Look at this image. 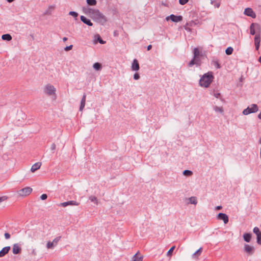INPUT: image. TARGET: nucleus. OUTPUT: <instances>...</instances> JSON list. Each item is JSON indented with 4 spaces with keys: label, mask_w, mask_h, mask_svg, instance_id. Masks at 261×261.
Segmentation results:
<instances>
[{
    "label": "nucleus",
    "mask_w": 261,
    "mask_h": 261,
    "mask_svg": "<svg viewBox=\"0 0 261 261\" xmlns=\"http://www.w3.org/2000/svg\"><path fill=\"white\" fill-rule=\"evenodd\" d=\"M7 199V197L5 196L0 197V204Z\"/></svg>",
    "instance_id": "47"
},
{
    "label": "nucleus",
    "mask_w": 261,
    "mask_h": 261,
    "mask_svg": "<svg viewBox=\"0 0 261 261\" xmlns=\"http://www.w3.org/2000/svg\"><path fill=\"white\" fill-rule=\"evenodd\" d=\"M233 49L231 47H228L225 50V54L227 55H230L232 54Z\"/></svg>",
    "instance_id": "31"
},
{
    "label": "nucleus",
    "mask_w": 261,
    "mask_h": 261,
    "mask_svg": "<svg viewBox=\"0 0 261 261\" xmlns=\"http://www.w3.org/2000/svg\"><path fill=\"white\" fill-rule=\"evenodd\" d=\"M69 14L71 16H72L74 17H76L78 16L77 13L74 11H70L69 13Z\"/></svg>",
    "instance_id": "42"
},
{
    "label": "nucleus",
    "mask_w": 261,
    "mask_h": 261,
    "mask_svg": "<svg viewBox=\"0 0 261 261\" xmlns=\"http://www.w3.org/2000/svg\"><path fill=\"white\" fill-rule=\"evenodd\" d=\"M189 2V0H179V3L181 5H184Z\"/></svg>",
    "instance_id": "43"
},
{
    "label": "nucleus",
    "mask_w": 261,
    "mask_h": 261,
    "mask_svg": "<svg viewBox=\"0 0 261 261\" xmlns=\"http://www.w3.org/2000/svg\"><path fill=\"white\" fill-rule=\"evenodd\" d=\"M151 48H152V45H149L147 47V50H150L151 49Z\"/></svg>",
    "instance_id": "51"
},
{
    "label": "nucleus",
    "mask_w": 261,
    "mask_h": 261,
    "mask_svg": "<svg viewBox=\"0 0 261 261\" xmlns=\"http://www.w3.org/2000/svg\"><path fill=\"white\" fill-rule=\"evenodd\" d=\"M61 236H59V237H56L54 240L52 242L53 243H54V245L55 246H56L58 243V242L60 241V239H61Z\"/></svg>",
    "instance_id": "38"
},
{
    "label": "nucleus",
    "mask_w": 261,
    "mask_h": 261,
    "mask_svg": "<svg viewBox=\"0 0 261 261\" xmlns=\"http://www.w3.org/2000/svg\"><path fill=\"white\" fill-rule=\"evenodd\" d=\"M258 119L261 120V112L259 113V114L258 115Z\"/></svg>",
    "instance_id": "56"
},
{
    "label": "nucleus",
    "mask_w": 261,
    "mask_h": 261,
    "mask_svg": "<svg viewBox=\"0 0 261 261\" xmlns=\"http://www.w3.org/2000/svg\"><path fill=\"white\" fill-rule=\"evenodd\" d=\"M214 79L212 72H208L204 74L199 80V85L201 87L205 88L208 87Z\"/></svg>",
    "instance_id": "2"
},
{
    "label": "nucleus",
    "mask_w": 261,
    "mask_h": 261,
    "mask_svg": "<svg viewBox=\"0 0 261 261\" xmlns=\"http://www.w3.org/2000/svg\"><path fill=\"white\" fill-rule=\"evenodd\" d=\"M258 108L257 105L252 104L250 106L248 107L246 109H244L243 111V114L244 115H247L251 113H253L257 112Z\"/></svg>",
    "instance_id": "3"
},
{
    "label": "nucleus",
    "mask_w": 261,
    "mask_h": 261,
    "mask_svg": "<svg viewBox=\"0 0 261 261\" xmlns=\"http://www.w3.org/2000/svg\"><path fill=\"white\" fill-rule=\"evenodd\" d=\"M194 56L192 60L189 62L188 65L189 67H191L194 65V60L200 56V52L198 48H195L193 50Z\"/></svg>",
    "instance_id": "7"
},
{
    "label": "nucleus",
    "mask_w": 261,
    "mask_h": 261,
    "mask_svg": "<svg viewBox=\"0 0 261 261\" xmlns=\"http://www.w3.org/2000/svg\"><path fill=\"white\" fill-rule=\"evenodd\" d=\"M32 192V189L27 187L18 191V193L20 196H26Z\"/></svg>",
    "instance_id": "5"
},
{
    "label": "nucleus",
    "mask_w": 261,
    "mask_h": 261,
    "mask_svg": "<svg viewBox=\"0 0 261 261\" xmlns=\"http://www.w3.org/2000/svg\"><path fill=\"white\" fill-rule=\"evenodd\" d=\"M32 253L33 255H36V252L35 250H34H34L32 251Z\"/></svg>",
    "instance_id": "53"
},
{
    "label": "nucleus",
    "mask_w": 261,
    "mask_h": 261,
    "mask_svg": "<svg viewBox=\"0 0 261 261\" xmlns=\"http://www.w3.org/2000/svg\"><path fill=\"white\" fill-rule=\"evenodd\" d=\"M12 251L14 254H18L20 253L21 251V248L18 244L16 243L13 244Z\"/></svg>",
    "instance_id": "12"
},
{
    "label": "nucleus",
    "mask_w": 261,
    "mask_h": 261,
    "mask_svg": "<svg viewBox=\"0 0 261 261\" xmlns=\"http://www.w3.org/2000/svg\"><path fill=\"white\" fill-rule=\"evenodd\" d=\"M214 110L216 112H220L221 113H222L223 112V109L222 107H219L216 106L214 107Z\"/></svg>",
    "instance_id": "33"
},
{
    "label": "nucleus",
    "mask_w": 261,
    "mask_h": 261,
    "mask_svg": "<svg viewBox=\"0 0 261 261\" xmlns=\"http://www.w3.org/2000/svg\"><path fill=\"white\" fill-rule=\"evenodd\" d=\"M244 14L248 16L251 17L252 18H255L256 14L253 10L250 8H247L244 10Z\"/></svg>",
    "instance_id": "11"
},
{
    "label": "nucleus",
    "mask_w": 261,
    "mask_h": 261,
    "mask_svg": "<svg viewBox=\"0 0 261 261\" xmlns=\"http://www.w3.org/2000/svg\"><path fill=\"white\" fill-rule=\"evenodd\" d=\"M55 245H54V243L51 242H48L46 244V247L47 249L53 248Z\"/></svg>",
    "instance_id": "39"
},
{
    "label": "nucleus",
    "mask_w": 261,
    "mask_h": 261,
    "mask_svg": "<svg viewBox=\"0 0 261 261\" xmlns=\"http://www.w3.org/2000/svg\"><path fill=\"white\" fill-rule=\"evenodd\" d=\"M212 63L217 69H220L221 67L219 62V60L217 59H214L213 60Z\"/></svg>",
    "instance_id": "27"
},
{
    "label": "nucleus",
    "mask_w": 261,
    "mask_h": 261,
    "mask_svg": "<svg viewBox=\"0 0 261 261\" xmlns=\"http://www.w3.org/2000/svg\"><path fill=\"white\" fill-rule=\"evenodd\" d=\"M85 13H88L93 20L101 25H104L107 21V17L98 9L88 8Z\"/></svg>",
    "instance_id": "1"
},
{
    "label": "nucleus",
    "mask_w": 261,
    "mask_h": 261,
    "mask_svg": "<svg viewBox=\"0 0 261 261\" xmlns=\"http://www.w3.org/2000/svg\"><path fill=\"white\" fill-rule=\"evenodd\" d=\"M253 232L256 235L260 233H261L260 231L259 230V229L257 227H255L253 229Z\"/></svg>",
    "instance_id": "40"
},
{
    "label": "nucleus",
    "mask_w": 261,
    "mask_h": 261,
    "mask_svg": "<svg viewBox=\"0 0 261 261\" xmlns=\"http://www.w3.org/2000/svg\"><path fill=\"white\" fill-rule=\"evenodd\" d=\"M47 198V195L46 194H43L42 195H41V196H40V198L44 200H45Z\"/></svg>",
    "instance_id": "46"
},
{
    "label": "nucleus",
    "mask_w": 261,
    "mask_h": 261,
    "mask_svg": "<svg viewBox=\"0 0 261 261\" xmlns=\"http://www.w3.org/2000/svg\"><path fill=\"white\" fill-rule=\"evenodd\" d=\"M222 208V207L221 206H217L215 208L216 210H220Z\"/></svg>",
    "instance_id": "52"
},
{
    "label": "nucleus",
    "mask_w": 261,
    "mask_h": 261,
    "mask_svg": "<svg viewBox=\"0 0 261 261\" xmlns=\"http://www.w3.org/2000/svg\"><path fill=\"white\" fill-rule=\"evenodd\" d=\"M260 42V34H256L254 37V44L256 50H258Z\"/></svg>",
    "instance_id": "13"
},
{
    "label": "nucleus",
    "mask_w": 261,
    "mask_h": 261,
    "mask_svg": "<svg viewBox=\"0 0 261 261\" xmlns=\"http://www.w3.org/2000/svg\"><path fill=\"white\" fill-rule=\"evenodd\" d=\"M56 145L55 143H53L51 145V149L52 150H54L55 149H56Z\"/></svg>",
    "instance_id": "50"
},
{
    "label": "nucleus",
    "mask_w": 261,
    "mask_h": 261,
    "mask_svg": "<svg viewBox=\"0 0 261 261\" xmlns=\"http://www.w3.org/2000/svg\"><path fill=\"white\" fill-rule=\"evenodd\" d=\"M81 20L84 23L86 24L88 26H92L93 23L91 21V20L88 18H87L84 16H81L80 17Z\"/></svg>",
    "instance_id": "17"
},
{
    "label": "nucleus",
    "mask_w": 261,
    "mask_h": 261,
    "mask_svg": "<svg viewBox=\"0 0 261 261\" xmlns=\"http://www.w3.org/2000/svg\"><path fill=\"white\" fill-rule=\"evenodd\" d=\"M220 93H218V92H217V93H214L213 94V95L216 97V98H219L220 96Z\"/></svg>",
    "instance_id": "49"
},
{
    "label": "nucleus",
    "mask_w": 261,
    "mask_h": 261,
    "mask_svg": "<svg viewBox=\"0 0 261 261\" xmlns=\"http://www.w3.org/2000/svg\"><path fill=\"white\" fill-rule=\"evenodd\" d=\"M166 19L167 20H168L169 19H170L173 22H177L182 20V17L180 15L176 16L174 14H171L170 16H167Z\"/></svg>",
    "instance_id": "6"
},
{
    "label": "nucleus",
    "mask_w": 261,
    "mask_h": 261,
    "mask_svg": "<svg viewBox=\"0 0 261 261\" xmlns=\"http://www.w3.org/2000/svg\"><path fill=\"white\" fill-rule=\"evenodd\" d=\"M79 205V203H78L77 202L74 201V200H71V201H67V202L60 203L58 205L63 206V207H66V206H67L69 205L77 206Z\"/></svg>",
    "instance_id": "10"
},
{
    "label": "nucleus",
    "mask_w": 261,
    "mask_h": 261,
    "mask_svg": "<svg viewBox=\"0 0 261 261\" xmlns=\"http://www.w3.org/2000/svg\"><path fill=\"white\" fill-rule=\"evenodd\" d=\"M11 247L10 246H6L3 248L0 251V257L4 256L6 254H7L9 251L10 250Z\"/></svg>",
    "instance_id": "16"
},
{
    "label": "nucleus",
    "mask_w": 261,
    "mask_h": 261,
    "mask_svg": "<svg viewBox=\"0 0 261 261\" xmlns=\"http://www.w3.org/2000/svg\"><path fill=\"white\" fill-rule=\"evenodd\" d=\"M73 47V45H70L69 46H67L66 47H65L64 48V50L65 51H69L70 50H71Z\"/></svg>",
    "instance_id": "45"
},
{
    "label": "nucleus",
    "mask_w": 261,
    "mask_h": 261,
    "mask_svg": "<svg viewBox=\"0 0 261 261\" xmlns=\"http://www.w3.org/2000/svg\"><path fill=\"white\" fill-rule=\"evenodd\" d=\"M41 165H42V163L41 162H37L35 164H34V165H33L31 168V172H35L36 170H37L38 169H39L40 168Z\"/></svg>",
    "instance_id": "19"
},
{
    "label": "nucleus",
    "mask_w": 261,
    "mask_h": 261,
    "mask_svg": "<svg viewBox=\"0 0 261 261\" xmlns=\"http://www.w3.org/2000/svg\"><path fill=\"white\" fill-rule=\"evenodd\" d=\"M95 37L97 38V41L100 44H103L106 43V41H103L99 35H95Z\"/></svg>",
    "instance_id": "34"
},
{
    "label": "nucleus",
    "mask_w": 261,
    "mask_h": 261,
    "mask_svg": "<svg viewBox=\"0 0 261 261\" xmlns=\"http://www.w3.org/2000/svg\"><path fill=\"white\" fill-rule=\"evenodd\" d=\"M86 98V94L85 93H84L83 96V97L81 99V101L80 107V111H82L85 106Z\"/></svg>",
    "instance_id": "18"
},
{
    "label": "nucleus",
    "mask_w": 261,
    "mask_h": 261,
    "mask_svg": "<svg viewBox=\"0 0 261 261\" xmlns=\"http://www.w3.org/2000/svg\"><path fill=\"white\" fill-rule=\"evenodd\" d=\"M55 8L54 6H49L47 9L44 12V15H50L51 14L52 10Z\"/></svg>",
    "instance_id": "25"
},
{
    "label": "nucleus",
    "mask_w": 261,
    "mask_h": 261,
    "mask_svg": "<svg viewBox=\"0 0 261 261\" xmlns=\"http://www.w3.org/2000/svg\"><path fill=\"white\" fill-rule=\"evenodd\" d=\"M220 3H218V4H216L215 5V7H216V8H219V7H220Z\"/></svg>",
    "instance_id": "55"
},
{
    "label": "nucleus",
    "mask_w": 261,
    "mask_h": 261,
    "mask_svg": "<svg viewBox=\"0 0 261 261\" xmlns=\"http://www.w3.org/2000/svg\"><path fill=\"white\" fill-rule=\"evenodd\" d=\"M67 39H68V38H67V37H63V41L64 42H65V41H66L67 40Z\"/></svg>",
    "instance_id": "54"
},
{
    "label": "nucleus",
    "mask_w": 261,
    "mask_h": 261,
    "mask_svg": "<svg viewBox=\"0 0 261 261\" xmlns=\"http://www.w3.org/2000/svg\"><path fill=\"white\" fill-rule=\"evenodd\" d=\"M2 38L3 40L10 41L12 40V36L9 34H4L2 36Z\"/></svg>",
    "instance_id": "26"
},
{
    "label": "nucleus",
    "mask_w": 261,
    "mask_h": 261,
    "mask_svg": "<svg viewBox=\"0 0 261 261\" xmlns=\"http://www.w3.org/2000/svg\"><path fill=\"white\" fill-rule=\"evenodd\" d=\"M142 259L143 256L139 252H137L133 256V259L130 261H142Z\"/></svg>",
    "instance_id": "21"
},
{
    "label": "nucleus",
    "mask_w": 261,
    "mask_h": 261,
    "mask_svg": "<svg viewBox=\"0 0 261 261\" xmlns=\"http://www.w3.org/2000/svg\"><path fill=\"white\" fill-rule=\"evenodd\" d=\"M140 76L138 73H135L134 74V79L135 80H138L140 79Z\"/></svg>",
    "instance_id": "44"
},
{
    "label": "nucleus",
    "mask_w": 261,
    "mask_h": 261,
    "mask_svg": "<svg viewBox=\"0 0 261 261\" xmlns=\"http://www.w3.org/2000/svg\"><path fill=\"white\" fill-rule=\"evenodd\" d=\"M194 65H196L197 66H200L201 64L200 60L199 58V57H197L195 60H194Z\"/></svg>",
    "instance_id": "35"
},
{
    "label": "nucleus",
    "mask_w": 261,
    "mask_h": 261,
    "mask_svg": "<svg viewBox=\"0 0 261 261\" xmlns=\"http://www.w3.org/2000/svg\"><path fill=\"white\" fill-rule=\"evenodd\" d=\"M256 243L261 245V232L258 234H256Z\"/></svg>",
    "instance_id": "36"
},
{
    "label": "nucleus",
    "mask_w": 261,
    "mask_h": 261,
    "mask_svg": "<svg viewBox=\"0 0 261 261\" xmlns=\"http://www.w3.org/2000/svg\"><path fill=\"white\" fill-rule=\"evenodd\" d=\"M29 237L34 240H38L40 239V232L37 230H31L29 232Z\"/></svg>",
    "instance_id": "9"
},
{
    "label": "nucleus",
    "mask_w": 261,
    "mask_h": 261,
    "mask_svg": "<svg viewBox=\"0 0 261 261\" xmlns=\"http://www.w3.org/2000/svg\"><path fill=\"white\" fill-rule=\"evenodd\" d=\"M89 199L91 202H94L96 204H98V200L97 198L93 195H91L89 197Z\"/></svg>",
    "instance_id": "28"
},
{
    "label": "nucleus",
    "mask_w": 261,
    "mask_h": 261,
    "mask_svg": "<svg viewBox=\"0 0 261 261\" xmlns=\"http://www.w3.org/2000/svg\"><path fill=\"white\" fill-rule=\"evenodd\" d=\"M182 174L186 176H190L193 174V172L191 170H185L183 171Z\"/></svg>",
    "instance_id": "30"
},
{
    "label": "nucleus",
    "mask_w": 261,
    "mask_h": 261,
    "mask_svg": "<svg viewBox=\"0 0 261 261\" xmlns=\"http://www.w3.org/2000/svg\"><path fill=\"white\" fill-rule=\"evenodd\" d=\"M56 88L49 84L46 85L44 88V92L49 96L55 94Z\"/></svg>",
    "instance_id": "4"
},
{
    "label": "nucleus",
    "mask_w": 261,
    "mask_h": 261,
    "mask_svg": "<svg viewBox=\"0 0 261 261\" xmlns=\"http://www.w3.org/2000/svg\"><path fill=\"white\" fill-rule=\"evenodd\" d=\"M4 236H5V239L7 240L9 239L11 237L10 234L8 232L5 233Z\"/></svg>",
    "instance_id": "48"
},
{
    "label": "nucleus",
    "mask_w": 261,
    "mask_h": 261,
    "mask_svg": "<svg viewBox=\"0 0 261 261\" xmlns=\"http://www.w3.org/2000/svg\"><path fill=\"white\" fill-rule=\"evenodd\" d=\"M252 26L254 29L255 31L257 33V34H260L261 27L260 24L257 23H252Z\"/></svg>",
    "instance_id": "22"
},
{
    "label": "nucleus",
    "mask_w": 261,
    "mask_h": 261,
    "mask_svg": "<svg viewBox=\"0 0 261 261\" xmlns=\"http://www.w3.org/2000/svg\"><path fill=\"white\" fill-rule=\"evenodd\" d=\"M175 248V246H172L167 252V255L168 256H171Z\"/></svg>",
    "instance_id": "37"
},
{
    "label": "nucleus",
    "mask_w": 261,
    "mask_h": 261,
    "mask_svg": "<svg viewBox=\"0 0 261 261\" xmlns=\"http://www.w3.org/2000/svg\"><path fill=\"white\" fill-rule=\"evenodd\" d=\"M252 237V234L250 233H245L243 234V239L244 241L247 243L250 242Z\"/></svg>",
    "instance_id": "23"
},
{
    "label": "nucleus",
    "mask_w": 261,
    "mask_h": 261,
    "mask_svg": "<svg viewBox=\"0 0 261 261\" xmlns=\"http://www.w3.org/2000/svg\"><path fill=\"white\" fill-rule=\"evenodd\" d=\"M189 202L188 203L196 205L197 203V198L195 196H192L188 198Z\"/></svg>",
    "instance_id": "24"
},
{
    "label": "nucleus",
    "mask_w": 261,
    "mask_h": 261,
    "mask_svg": "<svg viewBox=\"0 0 261 261\" xmlns=\"http://www.w3.org/2000/svg\"><path fill=\"white\" fill-rule=\"evenodd\" d=\"M8 2L9 3H12L13 2L14 0H7Z\"/></svg>",
    "instance_id": "58"
},
{
    "label": "nucleus",
    "mask_w": 261,
    "mask_h": 261,
    "mask_svg": "<svg viewBox=\"0 0 261 261\" xmlns=\"http://www.w3.org/2000/svg\"><path fill=\"white\" fill-rule=\"evenodd\" d=\"M256 32L255 31L254 29L252 27V24L250 26V33L252 35H255Z\"/></svg>",
    "instance_id": "41"
},
{
    "label": "nucleus",
    "mask_w": 261,
    "mask_h": 261,
    "mask_svg": "<svg viewBox=\"0 0 261 261\" xmlns=\"http://www.w3.org/2000/svg\"><path fill=\"white\" fill-rule=\"evenodd\" d=\"M258 62L261 64V56L259 57Z\"/></svg>",
    "instance_id": "59"
},
{
    "label": "nucleus",
    "mask_w": 261,
    "mask_h": 261,
    "mask_svg": "<svg viewBox=\"0 0 261 261\" xmlns=\"http://www.w3.org/2000/svg\"><path fill=\"white\" fill-rule=\"evenodd\" d=\"M131 68L133 71H138L139 70V64L137 59H134L133 60Z\"/></svg>",
    "instance_id": "15"
},
{
    "label": "nucleus",
    "mask_w": 261,
    "mask_h": 261,
    "mask_svg": "<svg viewBox=\"0 0 261 261\" xmlns=\"http://www.w3.org/2000/svg\"><path fill=\"white\" fill-rule=\"evenodd\" d=\"M86 2L89 6H95L97 4L96 0H86Z\"/></svg>",
    "instance_id": "32"
},
{
    "label": "nucleus",
    "mask_w": 261,
    "mask_h": 261,
    "mask_svg": "<svg viewBox=\"0 0 261 261\" xmlns=\"http://www.w3.org/2000/svg\"><path fill=\"white\" fill-rule=\"evenodd\" d=\"M217 218L218 220H223L224 224H227L228 222L229 219L228 216L224 213H220L218 214Z\"/></svg>",
    "instance_id": "8"
},
{
    "label": "nucleus",
    "mask_w": 261,
    "mask_h": 261,
    "mask_svg": "<svg viewBox=\"0 0 261 261\" xmlns=\"http://www.w3.org/2000/svg\"><path fill=\"white\" fill-rule=\"evenodd\" d=\"M114 36H117V35H118V33H117V31H114Z\"/></svg>",
    "instance_id": "57"
},
{
    "label": "nucleus",
    "mask_w": 261,
    "mask_h": 261,
    "mask_svg": "<svg viewBox=\"0 0 261 261\" xmlns=\"http://www.w3.org/2000/svg\"><path fill=\"white\" fill-rule=\"evenodd\" d=\"M202 251V248L200 247L199 249H198L195 253H194L192 257L193 259H197L198 257L201 255Z\"/></svg>",
    "instance_id": "20"
},
{
    "label": "nucleus",
    "mask_w": 261,
    "mask_h": 261,
    "mask_svg": "<svg viewBox=\"0 0 261 261\" xmlns=\"http://www.w3.org/2000/svg\"><path fill=\"white\" fill-rule=\"evenodd\" d=\"M93 67L96 70H100L101 69L102 66L100 63L97 62L93 64Z\"/></svg>",
    "instance_id": "29"
},
{
    "label": "nucleus",
    "mask_w": 261,
    "mask_h": 261,
    "mask_svg": "<svg viewBox=\"0 0 261 261\" xmlns=\"http://www.w3.org/2000/svg\"><path fill=\"white\" fill-rule=\"evenodd\" d=\"M254 247L253 246H250L248 244H245L244 245V251L249 254H252L254 252Z\"/></svg>",
    "instance_id": "14"
}]
</instances>
